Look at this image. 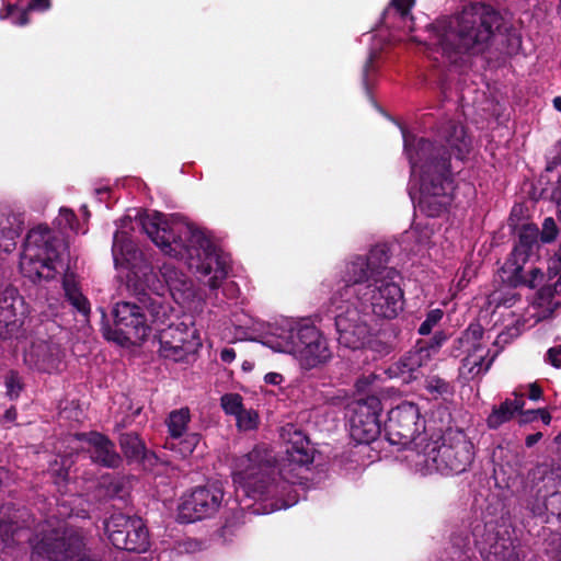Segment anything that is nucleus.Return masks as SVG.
<instances>
[{
    "instance_id": "obj_22",
    "label": "nucleus",
    "mask_w": 561,
    "mask_h": 561,
    "mask_svg": "<svg viewBox=\"0 0 561 561\" xmlns=\"http://www.w3.org/2000/svg\"><path fill=\"white\" fill-rule=\"evenodd\" d=\"M370 277H376L374 268L368 260L364 256H356L345 264L343 271V282L346 285V295L358 296V290L364 286H368L367 282Z\"/></svg>"
},
{
    "instance_id": "obj_57",
    "label": "nucleus",
    "mask_w": 561,
    "mask_h": 561,
    "mask_svg": "<svg viewBox=\"0 0 561 561\" xmlns=\"http://www.w3.org/2000/svg\"><path fill=\"white\" fill-rule=\"evenodd\" d=\"M554 440H556V443H557L558 445H561V431H560V434H558V435L556 436Z\"/></svg>"
},
{
    "instance_id": "obj_24",
    "label": "nucleus",
    "mask_w": 561,
    "mask_h": 561,
    "mask_svg": "<svg viewBox=\"0 0 561 561\" xmlns=\"http://www.w3.org/2000/svg\"><path fill=\"white\" fill-rule=\"evenodd\" d=\"M515 400H505L500 407L494 408L491 414L488 416L486 423L490 428H497L503 423L510 421L514 414L522 411L525 401L523 399L522 387L517 388L513 392Z\"/></svg>"
},
{
    "instance_id": "obj_27",
    "label": "nucleus",
    "mask_w": 561,
    "mask_h": 561,
    "mask_svg": "<svg viewBox=\"0 0 561 561\" xmlns=\"http://www.w3.org/2000/svg\"><path fill=\"white\" fill-rule=\"evenodd\" d=\"M191 413L187 408H181L172 411L167 420V426L170 437H182L188 427Z\"/></svg>"
},
{
    "instance_id": "obj_26",
    "label": "nucleus",
    "mask_w": 561,
    "mask_h": 561,
    "mask_svg": "<svg viewBox=\"0 0 561 561\" xmlns=\"http://www.w3.org/2000/svg\"><path fill=\"white\" fill-rule=\"evenodd\" d=\"M201 443V436L196 433L183 435L180 438L169 437L165 447L174 451L179 457L191 456Z\"/></svg>"
},
{
    "instance_id": "obj_31",
    "label": "nucleus",
    "mask_w": 561,
    "mask_h": 561,
    "mask_svg": "<svg viewBox=\"0 0 561 561\" xmlns=\"http://www.w3.org/2000/svg\"><path fill=\"white\" fill-rule=\"evenodd\" d=\"M0 19H10L14 25L23 26L28 23V11L16 5H8L0 12Z\"/></svg>"
},
{
    "instance_id": "obj_34",
    "label": "nucleus",
    "mask_w": 561,
    "mask_h": 561,
    "mask_svg": "<svg viewBox=\"0 0 561 561\" xmlns=\"http://www.w3.org/2000/svg\"><path fill=\"white\" fill-rule=\"evenodd\" d=\"M4 385L7 389V396L10 399H16L23 388L21 377L14 371H10L5 375Z\"/></svg>"
},
{
    "instance_id": "obj_12",
    "label": "nucleus",
    "mask_w": 561,
    "mask_h": 561,
    "mask_svg": "<svg viewBox=\"0 0 561 561\" xmlns=\"http://www.w3.org/2000/svg\"><path fill=\"white\" fill-rule=\"evenodd\" d=\"M291 355L304 369L318 368L332 356L325 336L313 325L304 323L296 329V341Z\"/></svg>"
},
{
    "instance_id": "obj_40",
    "label": "nucleus",
    "mask_w": 561,
    "mask_h": 561,
    "mask_svg": "<svg viewBox=\"0 0 561 561\" xmlns=\"http://www.w3.org/2000/svg\"><path fill=\"white\" fill-rule=\"evenodd\" d=\"M546 359L556 368H561V345L548 350Z\"/></svg>"
},
{
    "instance_id": "obj_1",
    "label": "nucleus",
    "mask_w": 561,
    "mask_h": 561,
    "mask_svg": "<svg viewBox=\"0 0 561 561\" xmlns=\"http://www.w3.org/2000/svg\"><path fill=\"white\" fill-rule=\"evenodd\" d=\"M113 259L116 268L128 270L129 282L136 280L154 291L141 300V306L128 301L117 302L113 309L115 328L104 330V336L122 346L145 341L153 327L165 325L170 321L173 308L161 296L167 288L175 302L191 306L202 300L199 288L174 265L165 263L160 267L162 280L152 273L126 231L118 230L114 236Z\"/></svg>"
},
{
    "instance_id": "obj_52",
    "label": "nucleus",
    "mask_w": 561,
    "mask_h": 561,
    "mask_svg": "<svg viewBox=\"0 0 561 561\" xmlns=\"http://www.w3.org/2000/svg\"><path fill=\"white\" fill-rule=\"evenodd\" d=\"M50 470L56 473L59 479H66L68 476V471L66 469H56L51 467Z\"/></svg>"
},
{
    "instance_id": "obj_58",
    "label": "nucleus",
    "mask_w": 561,
    "mask_h": 561,
    "mask_svg": "<svg viewBox=\"0 0 561 561\" xmlns=\"http://www.w3.org/2000/svg\"><path fill=\"white\" fill-rule=\"evenodd\" d=\"M243 369H245V370L251 369V364L248 363V362H244L243 363Z\"/></svg>"
},
{
    "instance_id": "obj_32",
    "label": "nucleus",
    "mask_w": 561,
    "mask_h": 561,
    "mask_svg": "<svg viewBox=\"0 0 561 561\" xmlns=\"http://www.w3.org/2000/svg\"><path fill=\"white\" fill-rule=\"evenodd\" d=\"M518 300V297L516 293L513 289H508L506 291H496L493 293L490 297V304L494 305V307L501 308H512L516 301Z\"/></svg>"
},
{
    "instance_id": "obj_49",
    "label": "nucleus",
    "mask_w": 561,
    "mask_h": 561,
    "mask_svg": "<svg viewBox=\"0 0 561 561\" xmlns=\"http://www.w3.org/2000/svg\"><path fill=\"white\" fill-rule=\"evenodd\" d=\"M523 422H533L538 416V410H529L522 413Z\"/></svg>"
},
{
    "instance_id": "obj_53",
    "label": "nucleus",
    "mask_w": 561,
    "mask_h": 561,
    "mask_svg": "<svg viewBox=\"0 0 561 561\" xmlns=\"http://www.w3.org/2000/svg\"><path fill=\"white\" fill-rule=\"evenodd\" d=\"M431 234H432V230L428 229L427 227H425V230H424L422 237L419 239V242L420 243L426 242L430 239Z\"/></svg>"
},
{
    "instance_id": "obj_37",
    "label": "nucleus",
    "mask_w": 561,
    "mask_h": 561,
    "mask_svg": "<svg viewBox=\"0 0 561 561\" xmlns=\"http://www.w3.org/2000/svg\"><path fill=\"white\" fill-rule=\"evenodd\" d=\"M443 311L439 309L431 310L427 313L426 319L419 328L420 334L426 335L430 334L432 329L442 320Z\"/></svg>"
},
{
    "instance_id": "obj_8",
    "label": "nucleus",
    "mask_w": 561,
    "mask_h": 561,
    "mask_svg": "<svg viewBox=\"0 0 561 561\" xmlns=\"http://www.w3.org/2000/svg\"><path fill=\"white\" fill-rule=\"evenodd\" d=\"M378 273L373 283L359 288L357 298L363 305H369L371 313L379 318L393 319L403 310V291L390 275Z\"/></svg>"
},
{
    "instance_id": "obj_15",
    "label": "nucleus",
    "mask_w": 561,
    "mask_h": 561,
    "mask_svg": "<svg viewBox=\"0 0 561 561\" xmlns=\"http://www.w3.org/2000/svg\"><path fill=\"white\" fill-rule=\"evenodd\" d=\"M382 410L380 400L370 396L357 401L350 417V435L358 444L374 442L380 433L379 414Z\"/></svg>"
},
{
    "instance_id": "obj_23",
    "label": "nucleus",
    "mask_w": 561,
    "mask_h": 561,
    "mask_svg": "<svg viewBox=\"0 0 561 561\" xmlns=\"http://www.w3.org/2000/svg\"><path fill=\"white\" fill-rule=\"evenodd\" d=\"M92 459L106 467H117L121 463V457L115 451L114 445L106 437L99 433H93L89 437Z\"/></svg>"
},
{
    "instance_id": "obj_6",
    "label": "nucleus",
    "mask_w": 561,
    "mask_h": 561,
    "mask_svg": "<svg viewBox=\"0 0 561 561\" xmlns=\"http://www.w3.org/2000/svg\"><path fill=\"white\" fill-rule=\"evenodd\" d=\"M473 444L461 430H448L442 442L426 444L422 453L416 454L415 467L423 474L460 473L472 462Z\"/></svg>"
},
{
    "instance_id": "obj_5",
    "label": "nucleus",
    "mask_w": 561,
    "mask_h": 561,
    "mask_svg": "<svg viewBox=\"0 0 561 561\" xmlns=\"http://www.w3.org/2000/svg\"><path fill=\"white\" fill-rule=\"evenodd\" d=\"M497 19V12L485 3L465 5L438 31L437 50L450 61H456L458 56L466 53L483 51L493 35Z\"/></svg>"
},
{
    "instance_id": "obj_28",
    "label": "nucleus",
    "mask_w": 561,
    "mask_h": 561,
    "mask_svg": "<svg viewBox=\"0 0 561 561\" xmlns=\"http://www.w3.org/2000/svg\"><path fill=\"white\" fill-rule=\"evenodd\" d=\"M121 447L124 455L130 460H140L145 456L146 447L137 434L128 433L121 436Z\"/></svg>"
},
{
    "instance_id": "obj_56",
    "label": "nucleus",
    "mask_w": 561,
    "mask_h": 561,
    "mask_svg": "<svg viewBox=\"0 0 561 561\" xmlns=\"http://www.w3.org/2000/svg\"><path fill=\"white\" fill-rule=\"evenodd\" d=\"M373 57H374L373 55L369 57V59H368V61H367V64L365 66V69H364L365 76H367V72L369 70L370 64L373 62Z\"/></svg>"
},
{
    "instance_id": "obj_10",
    "label": "nucleus",
    "mask_w": 561,
    "mask_h": 561,
    "mask_svg": "<svg viewBox=\"0 0 561 561\" xmlns=\"http://www.w3.org/2000/svg\"><path fill=\"white\" fill-rule=\"evenodd\" d=\"M388 439L393 445L419 447L416 440L422 436L424 423L419 408L411 402H403L389 412L386 424Z\"/></svg>"
},
{
    "instance_id": "obj_61",
    "label": "nucleus",
    "mask_w": 561,
    "mask_h": 561,
    "mask_svg": "<svg viewBox=\"0 0 561 561\" xmlns=\"http://www.w3.org/2000/svg\"><path fill=\"white\" fill-rule=\"evenodd\" d=\"M82 209H83V213L88 214V213H87V207H85V206H83V208H82Z\"/></svg>"
},
{
    "instance_id": "obj_14",
    "label": "nucleus",
    "mask_w": 561,
    "mask_h": 561,
    "mask_svg": "<svg viewBox=\"0 0 561 561\" xmlns=\"http://www.w3.org/2000/svg\"><path fill=\"white\" fill-rule=\"evenodd\" d=\"M224 500L221 483L211 482L184 494L179 505V518L184 523H194L215 514Z\"/></svg>"
},
{
    "instance_id": "obj_43",
    "label": "nucleus",
    "mask_w": 561,
    "mask_h": 561,
    "mask_svg": "<svg viewBox=\"0 0 561 561\" xmlns=\"http://www.w3.org/2000/svg\"><path fill=\"white\" fill-rule=\"evenodd\" d=\"M50 7L49 0H32L26 10L33 11H45Z\"/></svg>"
},
{
    "instance_id": "obj_48",
    "label": "nucleus",
    "mask_w": 561,
    "mask_h": 561,
    "mask_svg": "<svg viewBox=\"0 0 561 561\" xmlns=\"http://www.w3.org/2000/svg\"><path fill=\"white\" fill-rule=\"evenodd\" d=\"M541 437H542V434L540 432L528 435L526 437V442H525L526 446L527 447L534 446L537 442H539L541 439Z\"/></svg>"
},
{
    "instance_id": "obj_41",
    "label": "nucleus",
    "mask_w": 561,
    "mask_h": 561,
    "mask_svg": "<svg viewBox=\"0 0 561 561\" xmlns=\"http://www.w3.org/2000/svg\"><path fill=\"white\" fill-rule=\"evenodd\" d=\"M414 0H392V5L400 12L403 18L409 15V11Z\"/></svg>"
},
{
    "instance_id": "obj_42",
    "label": "nucleus",
    "mask_w": 561,
    "mask_h": 561,
    "mask_svg": "<svg viewBox=\"0 0 561 561\" xmlns=\"http://www.w3.org/2000/svg\"><path fill=\"white\" fill-rule=\"evenodd\" d=\"M528 389V398L533 401H538L542 397V389L537 382H531L526 386Z\"/></svg>"
},
{
    "instance_id": "obj_9",
    "label": "nucleus",
    "mask_w": 561,
    "mask_h": 561,
    "mask_svg": "<svg viewBox=\"0 0 561 561\" xmlns=\"http://www.w3.org/2000/svg\"><path fill=\"white\" fill-rule=\"evenodd\" d=\"M334 304L339 343L353 350L363 347L370 335L371 314L360 309L364 305L357 297Z\"/></svg>"
},
{
    "instance_id": "obj_45",
    "label": "nucleus",
    "mask_w": 561,
    "mask_h": 561,
    "mask_svg": "<svg viewBox=\"0 0 561 561\" xmlns=\"http://www.w3.org/2000/svg\"><path fill=\"white\" fill-rule=\"evenodd\" d=\"M264 381L268 385L279 386L284 381V377L278 373H268L264 376Z\"/></svg>"
},
{
    "instance_id": "obj_47",
    "label": "nucleus",
    "mask_w": 561,
    "mask_h": 561,
    "mask_svg": "<svg viewBox=\"0 0 561 561\" xmlns=\"http://www.w3.org/2000/svg\"><path fill=\"white\" fill-rule=\"evenodd\" d=\"M538 416L545 425H549L551 423L552 416L548 410L538 409Z\"/></svg>"
},
{
    "instance_id": "obj_33",
    "label": "nucleus",
    "mask_w": 561,
    "mask_h": 561,
    "mask_svg": "<svg viewBox=\"0 0 561 561\" xmlns=\"http://www.w3.org/2000/svg\"><path fill=\"white\" fill-rule=\"evenodd\" d=\"M220 405L226 414H236L242 408L243 399L238 393H226L220 398Z\"/></svg>"
},
{
    "instance_id": "obj_21",
    "label": "nucleus",
    "mask_w": 561,
    "mask_h": 561,
    "mask_svg": "<svg viewBox=\"0 0 561 561\" xmlns=\"http://www.w3.org/2000/svg\"><path fill=\"white\" fill-rule=\"evenodd\" d=\"M300 325L304 323L289 319L267 323L262 334V343L274 352L291 354L296 341V329Z\"/></svg>"
},
{
    "instance_id": "obj_25",
    "label": "nucleus",
    "mask_w": 561,
    "mask_h": 561,
    "mask_svg": "<svg viewBox=\"0 0 561 561\" xmlns=\"http://www.w3.org/2000/svg\"><path fill=\"white\" fill-rule=\"evenodd\" d=\"M547 494L545 496L546 510L556 516H561V473L552 472L545 478Z\"/></svg>"
},
{
    "instance_id": "obj_19",
    "label": "nucleus",
    "mask_w": 561,
    "mask_h": 561,
    "mask_svg": "<svg viewBox=\"0 0 561 561\" xmlns=\"http://www.w3.org/2000/svg\"><path fill=\"white\" fill-rule=\"evenodd\" d=\"M27 314L23 297L13 287H7L0 293V337L8 339L22 327Z\"/></svg>"
},
{
    "instance_id": "obj_20",
    "label": "nucleus",
    "mask_w": 561,
    "mask_h": 561,
    "mask_svg": "<svg viewBox=\"0 0 561 561\" xmlns=\"http://www.w3.org/2000/svg\"><path fill=\"white\" fill-rule=\"evenodd\" d=\"M436 345H423L408 352L400 360L389 367L391 378H398L402 382H411L423 375V368L427 367L433 355L437 353Z\"/></svg>"
},
{
    "instance_id": "obj_39",
    "label": "nucleus",
    "mask_w": 561,
    "mask_h": 561,
    "mask_svg": "<svg viewBox=\"0 0 561 561\" xmlns=\"http://www.w3.org/2000/svg\"><path fill=\"white\" fill-rule=\"evenodd\" d=\"M558 234V229L556 222L552 218H546L542 224V231L540 234L541 241L545 243H549L556 239Z\"/></svg>"
},
{
    "instance_id": "obj_46",
    "label": "nucleus",
    "mask_w": 561,
    "mask_h": 561,
    "mask_svg": "<svg viewBox=\"0 0 561 561\" xmlns=\"http://www.w3.org/2000/svg\"><path fill=\"white\" fill-rule=\"evenodd\" d=\"M220 358L225 363H231L236 358V352L233 348H224L220 353Z\"/></svg>"
},
{
    "instance_id": "obj_30",
    "label": "nucleus",
    "mask_w": 561,
    "mask_h": 561,
    "mask_svg": "<svg viewBox=\"0 0 561 561\" xmlns=\"http://www.w3.org/2000/svg\"><path fill=\"white\" fill-rule=\"evenodd\" d=\"M64 288L66 293V297L70 301V304L83 316H88L90 313V304L85 297L80 293L77 288L76 284L70 283L68 279L64 282Z\"/></svg>"
},
{
    "instance_id": "obj_7",
    "label": "nucleus",
    "mask_w": 561,
    "mask_h": 561,
    "mask_svg": "<svg viewBox=\"0 0 561 561\" xmlns=\"http://www.w3.org/2000/svg\"><path fill=\"white\" fill-rule=\"evenodd\" d=\"M65 254L66 245L47 227L39 226L26 237L20 270L33 282L54 278L62 267Z\"/></svg>"
},
{
    "instance_id": "obj_13",
    "label": "nucleus",
    "mask_w": 561,
    "mask_h": 561,
    "mask_svg": "<svg viewBox=\"0 0 561 561\" xmlns=\"http://www.w3.org/2000/svg\"><path fill=\"white\" fill-rule=\"evenodd\" d=\"M105 530L117 549L144 552L149 546L148 531L141 518L114 514L106 522Z\"/></svg>"
},
{
    "instance_id": "obj_29",
    "label": "nucleus",
    "mask_w": 561,
    "mask_h": 561,
    "mask_svg": "<svg viewBox=\"0 0 561 561\" xmlns=\"http://www.w3.org/2000/svg\"><path fill=\"white\" fill-rule=\"evenodd\" d=\"M486 561H517L512 542L501 539L494 542L484 556Z\"/></svg>"
},
{
    "instance_id": "obj_35",
    "label": "nucleus",
    "mask_w": 561,
    "mask_h": 561,
    "mask_svg": "<svg viewBox=\"0 0 561 561\" xmlns=\"http://www.w3.org/2000/svg\"><path fill=\"white\" fill-rule=\"evenodd\" d=\"M259 425V414L253 409H247L239 417L237 426L240 431H251Z\"/></svg>"
},
{
    "instance_id": "obj_17",
    "label": "nucleus",
    "mask_w": 561,
    "mask_h": 561,
    "mask_svg": "<svg viewBox=\"0 0 561 561\" xmlns=\"http://www.w3.org/2000/svg\"><path fill=\"white\" fill-rule=\"evenodd\" d=\"M538 236L539 230L535 225H525L519 230L518 243L503 266L510 283L516 285L525 280L523 267L538 245Z\"/></svg>"
},
{
    "instance_id": "obj_44",
    "label": "nucleus",
    "mask_w": 561,
    "mask_h": 561,
    "mask_svg": "<svg viewBox=\"0 0 561 561\" xmlns=\"http://www.w3.org/2000/svg\"><path fill=\"white\" fill-rule=\"evenodd\" d=\"M551 198L556 203V205L558 207V213L561 217V180L558 181L556 187L553 188Z\"/></svg>"
},
{
    "instance_id": "obj_54",
    "label": "nucleus",
    "mask_w": 561,
    "mask_h": 561,
    "mask_svg": "<svg viewBox=\"0 0 561 561\" xmlns=\"http://www.w3.org/2000/svg\"><path fill=\"white\" fill-rule=\"evenodd\" d=\"M553 106L557 111L561 112V96L553 99Z\"/></svg>"
},
{
    "instance_id": "obj_18",
    "label": "nucleus",
    "mask_w": 561,
    "mask_h": 561,
    "mask_svg": "<svg viewBox=\"0 0 561 561\" xmlns=\"http://www.w3.org/2000/svg\"><path fill=\"white\" fill-rule=\"evenodd\" d=\"M65 352L59 344L49 340L37 339L25 351L24 363L41 373H59L64 369Z\"/></svg>"
},
{
    "instance_id": "obj_2",
    "label": "nucleus",
    "mask_w": 561,
    "mask_h": 561,
    "mask_svg": "<svg viewBox=\"0 0 561 561\" xmlns=\"http://www.w3.org/2000/svg\"><path fill=\"white\" fill-rule=\"evenodd\" d=\"M280 437L286 447L287 466L276 470L274 456L266 447H255L238 457L232 468L237 491L255 501H273L270 511L286 508L297 503L291 485L296 483L295 467L313 460L312 448L305 434L294 425L282 427Z\"/></svg>"
},
{
    "instance_id": "obj_50",
    "label": "nucleus",
    "mask_w": 561,
    "mask_h": 561,
    "mask_svg": "<svg viewBox=\"0 0 561 561\" xmlns=\"http://www.w3.org/2000/svg\"><path fill=\"white\" fill-rule=\"evenodd\" d=\"M9 479V471L5 468L0 467V485L7 484Z\"/></svg>"
},
{
    "instance_id": "obj_38",
    "label": "nucleus",
    "mask_w": 561,
    "mask_h": 561,
    "mask_svg": "<svg viewBox=\"0 0 561 561\" xmlns=\"http://www.w3.org/2000/svg\"><path fill=\"white\" fill-rule=\"evenodd\" d=\"M425 387L434 397L444 396L449 392V385L437 377L428 378Z\"/></svg>"
},
{
    "instance_id": "obj_59",
    "label": "nucleus",
    "mask_w": 561,
    "mask_h": 561,
    "mask_svg": "<svg viewBox=\"0 0 561 561\" xmlns=\"http://www.w3.org/2000/svg\"><path fill=\"white\" fill-rule=\"evenodd\" d=\"M557 12H558V15L561 18V0H559Z\"/></svg>"
},
{
    "instance_id": "obj_36",
    "label": "nucleus",
    "mask_w": 561,
    "mask_h": 561,
    "mask_svg": "<svg viewBox=\"0 0 561 561\" xmlns=\"http://www.w3.org/2000/svg\"><path fill=\"white\" fill-rule=\"evenodd\" d=\"M56 222L61 229H70L72 231H77L76 215L69 208H60L59 215L56 218Z\"/></svg>"
},
{
    "instance_id": "obj_16",
    "label": "nucleus",
    "mask_w": 561,
    "mask_h": 561,
    "mask_svg": "<svg viewBox=\"0 0 561 561\" xmlns=\"http://www.w3.org/2000/svg\"><path fill=\"white\" fill-rule=\"evenodd\" d=\"M482 339L483 332L479 325L470 327L460 339L461 347L466 353L460 368L462 375L474 377L488 370L491 362H486L488 343Z\"/></svg>"
},
{
    "instance_id": "obj_60",
    "label": "nucleus",
    "mask_w": 561,
    "mask_h": 561,
    "mask_svg": "<svg viewBox=\"0 0 561 561\" xmlns=\"http://www.w3.org/2000/svg\"><path fill=\"white\" fill-rule=\"evenodd\" d=\"M417 229H419V225H416L410 233H415L417 231Z\"/></svg>"
},
{
    "instance_id": "obj_3",
    "label": "nucleus",
    "mask_w": 561,
    "mask_h": 561,
    "mask_svg": "<svg viewBox=\"0 0 561 561\" xmlns=\"http://www.w3.org/2000/svg\"><path fill=\"white\" fill-rule=\"evenodd\" d=\"M404 151L411 167L410 195L420 194L419 204L427 216H437L451 202L454 191L449 159H463L470 150V139L463 126L449 123L443 137L450 149L448 159L440 154V149L423 138L416 139L402 130Z\"/></svg>"
},
{
    "instance_id": "obj_55",
    "label": "nucleus",
    "mask_w": 561,
    "mask_h": 561,
    "mask_svg": "<svg viewBox=\"0 0 561 561\" xmlns=\"http://www.w3.org/2000/svg\"><path fill=\"white\" fill-rule=\"evenodd\" d=\"M245 410L247 409L244 408V405H242V408L239 409V411L236 412V414H231L232 416H234L237 423L239 422V417L243 414Z\"/></svg>"
},
{
    "instance_id": "obj_11",
    "label": "nucleus",
    "mask_w": 561,
    "mask_h": 561,
    "mask_svg": "<svg viewBox=\"0 0 561 561\" xmlns=\"http://www.w3.org/2000/svg\"><path fill=\"white\" fill-rule=\"evenodd\" d=\"M158 332L160 354L175 362L184 359L187 355L197 352L202 346L198 330L194 325L183 322L153 327Z\"/></svg>"
},
{
    "instance_id": "obj_51",
    "label": "nucleus",
    "mask_w": 561,
    "mask_h": 561,
    "mask_svg": "<svg viewBox=\"0 0 561 561\" xmlns=\"http://www.w3.org/2000/svg\"><path fill=\"white\" fill-rule=\"evenodd\" d=\"M4 419L8 422H13L16 419L15 409L11 408V409L7 410V412L4 413Z\"/></svg>"
},
{
    "instance_id": "obj_4",
    "label": "nucleus",
    "mask_w": 561,
    "mask_h": 561,
    "mask_svg": "<svg viewBox=\"0 0 561 561\" xmlns=\"http://www.w3.org/2000/svg\"><path fill=\"white\" fill-rule=\"evenodd\" d=\"M144 231L161 252L183 261L191 271L218 288L229 273V260L211 243L203 230L175 216L146 211L139 217Z\"/></svg>"
}]
</instances>
